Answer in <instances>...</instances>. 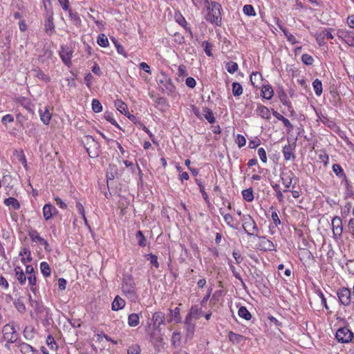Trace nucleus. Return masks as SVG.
<instances>
[{"instance_id": "obj_20", "label": "nucleus", "mask_w": 354, "mask_h": 354, "mask_svg": "<svg viewBox=\"0 0 354 354\" xmlns=\"http://www.w3.org/2000/svg\"><path fill=\"white\" fill-rule=\"evenodd\" d=\"M15 101L29 112L32 111L33 104L29 98L24 96H19L16 98Z\"/></svg>"}, {"instance_id": "obj_35", "label": "nucleus", "mask_w": 354, "mask_h": 354, "mask_svg": "<svg viewBox=\"0 0 354 354\" xmlns=\"http://www.w3.org/2000/svg\"><path fill=\"white\" fill-rule=\"evenodd\" d=\"M140 323V317L137 313H131L128 317V324L131 327H136Z\"/></svg>"}, {"instance_id": "obj_52", "label": "nucleus", "mask_w": 354, "mask_h": 354, "mask_svg": "<svg viewBox=\"0 0 354 354\" xmlns=\"http://www.w3.org/2000/svg\"><path fill=\"white\" fill-rule=\"evenodd\" d=\"M201 313V309L198 308L197 306H192L190 309L189 314L186 317H189L192 320V317L196 319L198 318L199 314Z\"/></svg>"}, {"instance_id": "obj_24", "label": "nucleus", "mask_w": 354, "mask_h": 354, "mask_svg": "<svg viewBox=\"0 0 354 354\" xmlns=\"http://www.w3.org/2000/svg\"><path fill=\"white\" fill-rule=\"evenodd\" d=\"M3 204L7 207H11L14 210H18L21 207L20 203L14 197H9L4 199Z\"/></svg>"}, {"instance_id": "obj_43", "label": "nucleus", "mask_w": 354, "mask_h": 354, "mask_svg": "<svg viewBox=\"0 0 354 354\" xmlns=\"http://www.w3.org/2000/svg\"><path fill=\"white\" fill-rule=\"evenodd\" d=\"M313 87L315 94L317 96H320L323 91L322 83L319 79H315L313 82Z\"/></svg>"}, {"instance_id": "obj_21", "label": "nucleus", "mask_w": 354, "mask_h": 354, "mask_svg": "<svg viewBox=\"0 0 354 354\" xmlns=\"http://www.w3.org/2000/svg\"><path fill=\"white\" fill-rule=\"evenodd\" d=\"M295 148L291 146L290 144L286 145L282 149V152L283 154L284 159L286 160H293L295 158V156L294 154Z\"/></svg>"}, {"instance_id": "obj_42", "label": "nucleus", "mask_w": 354, "mask_h": 354, "mask_svg": "<svg viewBox=\"0 0 354 354\" xmlns=\"http://www.w3.org/2000/svg\"><path fill=\"white\" fill-rule=\"evenodd\" d=\"M238 315L240 317L247 321L250 320L252 318L251 313L248 310V309L245 306H241L239 308L238 310Z\"/></svg>"}, {"instance_id": "obj_50", "label": "nucleus", "mask_w": 354, "mask_h": 354, "mask_svg": "<svg viewBox=\"0 0 354 354\" xmlns=\"http://www.w3.org/2000/svg\"><path fill=\"white\" fill-rule=\"evenodd\" d=\"M232 93L235 97H239L243 93V87L239 83H232Z\"/></svg>"}, {"instance_id": "obj_28", "label": "nucleus", "mask_w": 354, "mask_h": 354, "mask_svg": "<svg viewBox=\"0 0 354 354\" xmlns=\"http://www.w3.org/2000/svg\"><path fill=\"white\" fill-rule=\"evenodd\" d=\"M15 277L21 285H24L26 282V277L20 266L15 268Z\"/></svg>"}, {"instance_id": "obj_25", "label": "nucleus", "mask_w": 354, "mask_h": 354, "mask_svg": "<svg viewBox=\"0 0 354 354\" xmlns=\"http://www.w3.org/2000/svg\"><path fill=\"white\" fill-rule=\"evenodd\" d=\"M257 114L263 119H270V111L268 107L262 104H259L257 109Z\"/></svg>"}, {"instance_id": "obj_48", "label": "nucleus", "mask_w": 354, "mask_h": 354, "mask_svg": "<svg viewBox=\"0 0 354 354\" xmlns=\"http://www.w3.org/2000/svg\"><path fill=\"white\" fill-rule=\"evenodd\" d=\"M104 117L106 119V120L109 122L111 124L114 125L115 127H116L117 128H118L120 129H121L120 125L118 124V122L115 120L113 113L106 111L104 114Z\"/></svg>"}, {"instance_id": "obj_15", "label": "nucleus", "mask_w": 354, "mask_h": 354, "mask_svg": "<svg viewBox=\"0 0 354 354\" xmlns=\"http://www.w3.org/2000/svg\"><path fill=\"white\" fill-rule=\"evenodd\" d=\"M259 243L257 248L261 251H273L274 250V245L273 243L268 239L266 236H258Z\"/></svg>"}, {"instance_id": "obj_51", "label": "nucleus", "mask_w": 354, "mask_h": 354, "mask_svg": "<svg viewBox=\"0 0 354 354\" xmlns=\"http://www.w3.org/2000/svg\"><path fill=\"white\" fill-rule=\"evenodd\" d=\"M171 344L174 346H178L181 341V335L180 332H174L171 336Z\"/></svg>"}, {"instance_id": "obj_59", "label": "nucleus", "mask_w": 354, "mask_h": 354, "mask_svg": "<svg viewBox=\"0 0 354 354\" xmlns=\"http://www.w3.org/2000/svg\"><path fill=\"white\" fill-rule=\"evenodd\" d=\"M301 62L307 66H311V65H313V64L314 62L313 57L311 55L306 54V53L303 54L301 55Z\"/></svg>"}, {"instance_id": "obj_54", "label": "nucleus", "mask_w": 354, "mask_h": 354, "mask_svg": "<svg viewBox=\"0 0 354 354\" xmlns=\"http://www.w3.org/2000/svg\"><path fill=\"white\" fill-rule=\"evenodd\" d=\"M243 13L249 17H254L256 15L255 10L252 5H245L243 8Z\"/></svg>"}, {"instance_id": "obj_3", "label": "nucleus", "mask_w": 354, "mask_h": 354, "mask_svg": "<svg viewBox=\"0 0 354 354\" xmlns=\"http://www.w3.org/2000/svg\"><path fill=\"white\" fill-rule=\"evenodd\" d=\"M18 326L15 322H10L3 326L2 334L4 340L6 342L5 346L9 348L10 344L16 343L18 344L19 339V333L17 332Z\"/></svg>"}, {"instance_id": "obj_1", "label": "nucleus", "mask_w": 354, "mask_h": 354, "mask_svg": "<svg viewBox=\"0 0 354 354\" xmlns=\"http://www.w3.org/2000/svg\"><path fill=\"white\" fill-rule=\"evenodd\" d=\"M167 322L165 314L162 311H156L153 313L151 322H148L146 326V332L151 338H155L158 333H160V326Z\"/></svg>"}, {"instance_id": "obj_11", "label": "nucleus", "mask_w": 354, "mask_h": 354, "mask_svg": "<svg viewBox=\"0 0 354 354\" xmlns=\"http://www.w3.org/2000/svg\"><path fill=\"white\" fill-rule=\"evenodd\" d=\"M279 176L282 184L286 187L284 192H287L290 187L294 188L295 187V183L292 185L295 174L291 170L284 169L281 171Z\"/></svg>"}, {"instance_id": "obj_34", "label": "nucleus", "mask_w": 354, "mask_h": 354, "mask_svg": "<svg viewBox=\"0 0 354 354\" xmlns=\"http://www.w3.org/2000/svg\"><path fill=\"white\" fill-rule=\"evenodd\" d=\"M34 75L37 78L44 81L45 82H49L50 81V78L48 75H46L40 68L38 67L34 68L32 70Z\"/></svg>"}, {"instance_id": "obj_6", "label": "nucleus", "mask_w": 354, "mask_h": 354, "mask_svg": "<svg viewBox=\"0 0 354 354\" xmlns=\"http://www.w3.org/2000/svg\"><path fill=\"white\" fill-rule=\"evenodd\" d=\"M85 148L92 158L97 157L100 154V144L91 136L85 137Z\"/></svg>"}, {"instance_id": "obj_27", "label": "nucleus", "mask_w": 354, "mask_h": 354, "mask_svg": "<svg viewBox=\"0 0 354 354\" xmlns=\"http://www.w3.org/2000/svg\"><path fill=\"white\" fill-rule=\"evenodd\" d=\"M125 301L119 296H116L112 302V310L118 311L122 309L125 306Z\"/></svg>"}, {"instance_id": "obj_5", "label": "nucleus", "mask_w": 354, "mask_h": 354, "mask_svg": "<svg viewBox=\"0 0 354 354\" xmlns=\"http://www.w3.org/2000/svg\"><path fill=\"white\" fill-rule=\"evenodd\" d=\"M122 290L125 295L129 297H133L136 295V283L131 274H124L123 275Z\"/></svg>"}, {"instance_id": "obj_10", "label": "nucleus", "mask_w": 354, "mask_h": 354, "mask_svg": "<svg viewBox=\"0 0 354 354\" xmlns=\"http://www.w3.org/2000/svg\"><path fill=\"white\" fill-rule=\"evenodd\" d=\"M158 84L162 91L167 95H172L174 94L176 87L167 75L162 74V78L158 80Z\"/></svg>"}, {"instance_id": "obj_38", "label": "nucleus", "mask_w": 354, "mask_h": 354, "mask_svg": "<svg viewBox=\"0 0 354 354\" xmlns=\"http://www.w3.org/2000/svg\"><path fill=\"white\" fill-rule=\"evenodd\" d=\"M203 115L210 124L215 122V118L211 109L207 107L204 108L203 110Z\"/></svg>"}, {"instance_id": "obj_7", "label": "nucleus", "mask_w": 354, "mask_h": 354, "mask_svg": "<svg viewBox=\"0 0 354 354\" xmlns=\"http://www.w3.org/2000/svg\"><path fill=\"white\" fill-rule=\"evenodd\" d=\"M353 336V333L346 326L339 328L335 333L336 340L341 344H348L351 342Z\"/></svg>"}, {"instance_id": "obj_32", "label": "nucleus", "mask_w": 354, "mask_h": 354, "mask_svg": "<svg viewBox=\"0 0 354 354\" xmlns=\"http://www.w3.org/2000/svg\"><path fill=\"white\" fill-rule=\"evenodd\" d=\"M27 279L28 281V285L30 286V290L34 294H35L36 292L38 290V286L37 284V279L35 274L28 276L26 280Z\"/></svg>"}, {"instance_id": "obj_56", "label": "nucleus", "mask_w": 354, "mask_h": 354, "mask_svg": "<svg viewBox=\"0 0 354 354\" xmlns=\"http://www.w3.org/2000/svg\"><path fill=\"white\" fill-rule=\"evenodd\" d=\"M92 110L95 113H100L102 111V105L97 99H93L91 102Z\"/></svg>"}, {"instance_id": "obj_9", "label": "nucleus", "mask_w": 354, "mask_h": 354, "mask_svg": "<svg viewBox=\"0 0 354 354\" xmlns=\"http://www.w3.org/2000/svg\"><path fill=\"white\" fill-rule=\"evenodd\" d=\"M37 315L41 324L45 328H48L51 324L52 314L49 308L44 306L39 307L37 309Z\"/></svg>"}, {"instance_id": "obj_30", "label": "nucleus", "mask_w": 354, "mask_h": 354, "mask_svg": "<svg viewBox=\"0 0 354 354\" xmlns=\"http://www.w3.org/2000/svg\"><path fill=\"white\" fill-rule=\"evenodd\" d=\"M45 31L48 35H52L55 30V25L52 17H48L45 20Z\"/></svg>"}, {"instance_id": "obj_55", "label": "nucleus", "mask_w": 354, "mask_h": 354, "mask_svg": "<svg viewBox=\"0 0 354 354\" xmlns=\"http://www.w3.org/2000/svg\"><path fill=\"white\" fill-rule=\"evenodd\" d=\"M220 213H221V215H223V219H224L225 222L226 223V224L228 226H230V227H231L232 228H234V229L236 228L233 225V224H232V223L234 221V218H233V217H232V216L231 214H223L221 212V209L220 210Z\"/></svg>"}, {"instance_id": "obj_47", "label": "nucleus", "mask_w": 354, "mask_h": 354, "mask_svg": "<svg viewBox=\"0 0 354 354\" xmlns=\"http://www.w3.org/2000/svg\"><path fill=\"white\" fill-rule=\"evenodd\" d=\"M97 43L99 46L104 48L107 47L109 44L107 37L103 33L98 35Z\"/></svg>"}, {"instance_id": "obj_23", "label": "nucleus", "mask_w": 354, "mask_h": 354, "mask_svg": "<svg viewBox=\"0 0 354 354\" xmlns=\"http://www.w3.org/2000/svg\"><path fill=\"white\" fill-rule=\"evenodd\" d=\"M169 316L170 318L167 319L168 323H171L173 321L176 323H179L181 322V317L180 315V308L178 307H176L174 309L169 310Z\"/></svg>"}, {"instance_id": "obj_33", "label": "nucleus", "mask_w": 354, "mask_h": 354, "mask_svg": "<svg viewBox=\"0 0 354 354\" xmlns=\"http://www.w3.org/2000/svg\"><path fill=\"white\" fill-rule=\"evenodd\" d=\"M338 36L345 41L350 46L354 48V36L343 32H338Z\"/></svg>"}, {"instance_id": "obj_44", "label": "nucleus", "mask_w": 354, "mask_h": 354, "mask_svg": "<svg viewBox=\"0 0 354 354\" xmlns=\"http://www.w3.org/2000/svg\"><path fill=\"white\" fill-rule=\"evenodd\" d=\"M40 270L42 274L46 277H49L51 274L50 268L48 263L46 261L41 262Z\"/></svg>"}, {"instance_id": "obj_40", "label": "nucleus", "mask_w": 354, "mask_h": 354, "mask_svg": "<svg viewBox=\"0 0 354 354\" xmlns=\"http://www.w3.org/2000/svg\"><path fill=\"white\" fill-rule=\"evenodd\" d=\"M228 337L230 341L233 344H239L244 339V336L240 334H236L232 331L229 333Z\"/></svg>"}, {"instance_id": "obj_26", "label": "nucleus", "mask_w": 354, "mask_h": 354, "mask_svg": "<svg viewBox=\"0 0 354 354\" xmlns=\"http://www.w3.org/2000/svg\"><path fill=\"white\" fill-rule=\"evenodd\" d=\"M19 255L21 257V261L24 264L32 261L31 252L28 248H23Z\"/></svg>"}, {"instance_id": "obj_2", "label": "nucleus", "mask_w": 354, "mask_h": 354, "mask_svg": "<svg viewBox=\"0 0 354 354\" xmlns=\"http://www.w3.org/2000/svg\"><path fill=\"white\" fill-rule=\"evenodd\" d=\"M206 6L207 13L205 19L211 24L216 26L221 25V6L216 1H209V3H205Z\"/></svg>"}, {"instance_id": "obj_19", "label": "nucleus", "mask_w": 354, "mask_h": 354, "mask_svg": "<svg viewBox=\"0 0 354 354\" xmlns=\"http://www.w3.org/2000/svg\"><path fill=\"white\" fill-rule=\"evenodd\" d=\"M185 325L186 328V337L187 339H192L195 331V323L193 322L189 317H185Z\"/></svg>"}, {"instance_id": "obj_14", "label": "nucleus", "mask_w": 354, "mask_h": 354, "mask_svg": "<svg viewBox=\"0 0 354 354\" xmlns=\"http://www.w3.org/2000/svg\"><path fill=\"white\" fill-rule=\"evenodd\" d=\"M28 236L30 239V240L33 242H36L38 244L42 245L44 246V248L46 251L50 250H49V243L48 241L40 236L38 232L35 230H30L28 231Z\"/></svg>"}, {"instance_id": "obj_36", "label": "nucleus", "mask_w": 354, "mask_h": 354, "mask_svg": "<svg viewBox=\"0 0 354 354\" xmlns=\"http://www.w3.org/2000/svg\"><path fill=\"white\" fill-rule=\"evenodd\" d=\"M279 99L281 102L284 106H286L288 107V109L290 112L292 113L294 111L291 102L285 93L283 92L281 94L279 95Z\"/></svg>"}, {"instance_id": "obj_37", "label": "nucleus", "mask_w": 354, "mask_h": 354, "mask_svg": "<svg viewBox=\"0 0 354 354\" xmlns=\"http://www.w3.org/2000/svg\"><path fill=\"white\" fill-rule=\"evenodd\" d=\"M35 329L31 326H26L23 330V335L26 340H31L34 338Z\"/></svg>"}, {"instance_id": "obj_45", "label": "nucleus", "mask_w": 354, "mask_h": 354, "mask_svg": "<svg viewBox=\"0 0 354 354\" xmlns=\"http://www.w3.org/2000/svg\"><path fill=\"white\" fill-rule=\"evenodd\" d=\"M333 171L339 178H343L346 180V174L342 167L339 164H334L333 165Z\"/></svg>"}, {"instance_id": "obj_58", "label": "nucleus", "mask_w": 354, "mask_h": 354, "mask_svg": "<svg viewBox=\"0 0 354 354\" xmlns=\"http://www.w3.org/2000/svg\"><path fill=\"white\" fill-rule=\"evenodd\" d=\"M176 21L179 25L184 27L186 30H187L190 34H192L191 28L186 26L187 21H186L185 19L181 15H180L179 16H176Z\"/></svg>"}, {"instance_id": "obj_57", "label": "nucleus", "mask_w": 354, "mask_h": 354, "mask_svg": "<svg viewBox=\"0 0 354 354\" xmlns=\"http://www.w3.org/2000/svg\"><path fill=\"white\" fill-rule=\"evenodd\" d=\"M270 209L272 210L271 218L273 221L272 223L274 224V227H277L278 225H279L281 224V220L279 219V218L278 216L277 211L276 209H274L272 207L270 208Z\"/></svg>"}, {"instance_id": "obj_39", "label": "nucleus", "mask_w": 354, "mask_h": 354, "mask_svg": "<svg viewBox=\"0 0 354 354\" xmlns=\"http://www.w3.org/2000/svg\"><path fill=\"white\" fill-rule=\"evenodd\" d=\"M115 106L118 111H119L121 113L127 115L128 108L124 102H122L121 100H116L115 101Z\"/></svg>"}, {"instance_id": "obj_53", "label": "nucleus", "mask_w": 354, "mask_h": 354, "mask_svg": "<svg viewBox=\"0 0 354 354\" xmlns=\"http://www.w3.org/2000/svg\"><path fill=\"white\" fill-rule=\"evenodd\" d=\"M226 70L229 73L233 74L237 71L239 66L236 62H229L226 64Z\"/></svg>"}, {"instance_id": "obj_16", "label": "nucleus", "mask_w": 354, "mask_h": 354, "mask_svg": "<svg viewBox=\"0 0 354 354\" xmlns=\"http://www.w3.org/2000/svg\"><path fill=\"white\" fill-rule=\"evenodd\" d=\"M43 216L46 221L50 220L54 215L57 214V210L51 204H45L42 209Z\"/></svg>"}, {"instance_id": "obj_61", "label": "nucleus", "mask_w": 354, "mask_h": 354, "mask_svg": "<svg viewBox=\"0 0 354 354\" xmlns=\"http://www.w3.org/2000/svg\"><path fill=\"white\" fill-rule=\"evenodd\" d=\"M259 80H262V75L261 73L258 72H252L250 75V82L252 86L257 87L256 83Z\"/></svg>"}, {"instance_id": "obj_60", "label": "nucleus", "mask_w": 354, "mask_h": 354, "mask_svg": "<svg viewBox=\"0 0 354 354\" xmlns=\"http://www.w3.org/2000/svg\"><path fill=\"white\" fill-rule=\"evenodd\" d=\"M315 293L321 299L322 304L325 308V309L328 310L329 307L327 304L326 299L324 293L322 292V291L320 289H317V290H315Z\"/></svg>"}, {"instance_id": "obj_18", "label": "nucleus", "mask_w": 354, "mask_h": 354, "mask_svg": "<svg viewBox=\"0 0 354 354\" xmlns=\"http://www.w3.org/2000/svg\"><path fill=\"white\" fill-rule=\"evenodd\" d=\"M21 354H35L37 351L35 348L24 342L19 341L16 345Z\"/></svg>"}, {"instance_id": "obj_64", "label": "nucleus", "mask_w": 354, "mask_h": 354, "mask_svg": "<svg viewBox=\"0 0 354 354\" xmlns=\"http://www.w3.org/2000/svg\"><path fill=\"white\" fill-rule=\"evenodd\" d=\"M140 351L141 350L139 345L134 344L129 348L127 354H140Z\"/></svg>"}, {"instance_id": "obj_46", "label": "nucleus", "mask_w": 354, "mask_h": 354, "mask_svg": "<svg viewBox=\"0 0 354 354\" xmlns=\"http://www.w3.org/2000/svg\"><path fill=\"white\" fill-rule=\"evenodd\" d=\"M242 196L243 199L248 202H252L254 200L253 190L252 188L243 190Z\"/></svg>"}, {"instance_id": "obj_41", "label": "nucleus", "mask_w": 354, "mask_h": 354, "mask_svg": "<svg viewBox=\"0 0 354 354\" xmlns=\"http://www.w3.org/2000/svg\"><path fill=\"white\" fill-rule=\"evenodd\" d=\"M195 182H196V185L199 187L200 192L201 193L203 199L205 200V201L207 203H209V197H208V195H207V192L205 190V187H204V185L203 184V182L201 181V180L198 179V178L195 179Z\"/></svg>"}, {"instance_id": "obj_49", "label": "nucleus", "mask_w": 354, "mask_h": 354, "mask_svg": "<svg viewBox=\"0 0 354 354\" xmlns=\"http://www.w3.org/2000/svg\"><path fill=\"white\" fill-rule=\"evenodd\" d=\"M136 239L138 241V244L140 247H145L146 245L147 240L142 231L139 230L136 232Z\"/></svg>"}, {"instance_id": "obj_62", "label": "nucleus", "mask_w": 354, "mask_h": 354, "mask_svg": "<svg viewBox=\"0 0 354 354\" xmlns=\"http://www.w3.org/2000/svg\"><path fill=\"white\" fill-rule=\"evenodd\" d=\"M282 30L286 38L290 43H291L292 44H295L298 43V41L297 40L296 37L292 34L290 33L286 29H283Z\"/></svg>"}, {"instance_id": "obj_31", "label": "nucleus", "mask_w": 354, "mask_h": 354, "mask_svg": "<svg viewBox=\"0 0 354 354\" xmlns=\"http://www.w3.org/2000/svg\"><path fill=\"white\" fill-rule=\"evenodd\" d=\"M68 12L70 20L76 26H80L82 24V20L77 12H73L71 9L67 10Z\"/></svg>"}, {"instance_id": "obj_63", "label": "nucleus", "mask_w": 354, "mask_h": 354, "mask_svg": "<svg viewBox=\"0 0 354 354\" xmlns=\"http://www.w3.org/2000/svg\"><path fill=\"white\" fill-rule=\"evenodd\" d=\"M202 47L204 48V51L208 57H211L212 55V45L208 41H203Z\"/></svg>"}, {"instance_id": "obj_8", "label": "nucleus", "mask_w": 354, "mask_h": 354, "mask_svg": "<svg viewBox=\"0 0 354 354\" xmlns=\"http://www.w3.org/2000/svg\"><path fill=\"white\" fill-rule=\"evenodd\" d=\"M337 296L339 303L344 306H348L351 304L352 298H353L351 289L346 287H341L337 289Z\"/></svg>"}, {"instance_id": "obj_22", "label": "nucleus", "mask_w": 354, "mask_h": 354, "mask_svg": "<svg viewBox=\"0 0 354 354\" xmlns=\"http://www.w3.org/2000/svg\"><path fill=\"white\" fill-rule=\"evenodd\" d=\"M40 119L44 124H48L52 118V115L47 106L40 109L39 111Z\"/></svg>"}, {"instance_id": "obj_29", "label": "nucleus", "mask_w": 354, "mask_h": 354, "mask_svg": "<svg viewBox=\"0 0 354 354\" xmlns=\"http://www.w3.org/2000/svg\"><path fill=\"white\" fill-rule=\"evenodd\" d=\"M274 94L272 87L270 84L263 85L261 88V96L267 100H270Z\"/></svg>"}, {"instance_id": "obj_17", "label": "nucleus", "mask_w": 354, "mask_h": 354, "mask_svg": "<svg viewBox=\"0 0 354 354\" xmlns=\"http://www.w3.org/2000/svg\"><path fill=\"white\" fill-rule=\"evenodd\" d=\"M59 55L62 62L66 65H68L71 63L73 51L68 47L62 46Z\"/></svg>"}, {"instance_id": "obj_12", "label": "nucleus", "mask_w": 354, "mask_h": 354, "mask_svg": "<svg viewBox=\"0 0 354 354\" xmlns=\"http://www.w3.org/2000/svg\"><path fill=\"white\" fill-rule=\"evenodd\" d=\"M333 30V28H327L324 29L320 32H317L315 33L314 37L316 39V41L317 44L319 46H323L326 44V39H333L334 38L332 31Z\"/></svg>"}, {"instance_id": "obj_4", "label": "nucleus", "mask_w": 354, "mask_h": 354, "mask_svg": "<svg viewBox=\"0 0 354 354\" xmlns=\"http://www.w3.org/2000/svg\"><path fill=\"white\" fill-rule=\"evenodd\" d=\"M242 227L249 236H259V229L254 218L250 214H243L241 218Z\"/></svg>"}, {"instance_id": "obj_13", "label": "nucleus", "mask_w": 354, "mask_h": 354, "mask_svg": "<svg viewBox=\"0 0 354 354\" xmlns=\"http://www.w3.org/2000/svg\"><path fill=\"white\" fill-rule=\"evenodd\" d=\"M332 230L333 238L336 240L342 237L343 233V225L340 217L335 216L332 219Z\"/></svg>"}]
</instances>
